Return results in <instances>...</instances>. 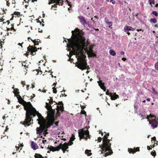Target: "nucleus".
<instances>
[{
	"instance_id": "nucleus-1",
	"label": "nucleus",
	"mask_w": 158,
	"mask_h": 158,
	"mask_svg": "<svg viewBox=\"0 0 158 158\" xmlns=\"http://www.w3.org/2000/svg\"><path fill=\"white\" fill-rule=\"evenodd\" d=\"M72 39L69 40L70 44L68 46L72 50L69 49V55H75L77 57L78 62L76 64V66L78 68L84 70L89 69V66L87 65L86 62L84 61L83 57L85 56V52L90 56H94L95 54L93 52L92 49L93 46L90 45L88 48L86 47L89 43L86 39L84 35V32L77 28L72 31Z\"/></svg>"
},
{
	"instance_id": "nucleus-2",
	"label": "nucleus",
	"mask_w": 158,
	"mask_h": 158,
	"mask_svg": "<svg viewBox=\"0 0 158 158\" xmlns=\"http://www.w3.org/2000/svg\"><path fill=\"white\" fill-rule=\"evenodd\" d=\"M18 99L20 103L23 104L24 109L26 111L27 118L25 123H27L29 121L31 120L30 117L32 114H33V116H35V114H37L38 118L37 119V121H38V123L40 125V127L37 128L36 133L37 134H39L40 136V137L42 138V136L41 135L42 133L45 135L47 134L48 133L47 128L52 125L54 121L53 114L52 112L48 113V118L47 119H45L41 114L33 107L30 102L27 103L25 102L19 95Z\"/></svg>"
},
{
	"instance_id": "nucleus-3",
	"label": "nucleus",
	"mask_w": 158,
	"mask_h": 158,
	"mask_svg": "<svg viewBox=\"0 0 158 158\" xmlns=\"http://www.w3.org/2000/svg\"><path fill=\"white\" fill-rule=\"evenodd\" d=\"M107 138V137L106 135L103 137L102 148V154L105 157L110 155L113 153L110 147L111 143H110V140Z\"/></svg>"
},
{
	"instance_id": "nucleus-4",
	"label": "nucleus",
	"mask_w": 158,
	"mask_h": 158,
	"mask_svg": "<svg viewBox=\"0 0 158 158\" xmlns=\"http://www.w3.org/2000/svg\"><path fill=\"white\" fill-rule=\"evenodd\" d=\"M141 115V117H143L142 119L145 118V117L148 119L149 122V123L151 124L152 128L154 129L158 125V118H156L154 116L150 114L149 115H146L143 116V114H140Z\"/></svg>"
},
{
	"instance_id": "nucleus-5",
	"label": "nucleus",
	"mask_w": 158,
	"mask_h": 158,
	"mask_svg": "<svg viewBox=\"0 0 158 158\" xmlns=\"http://www.w3.org/2000/svg\"><path fill=\"white\" fill-rule=\"evenodd\" d=\"M69 144L68 143H64L62 144V143L60 144L59 146H57L56 147H54L53 146H48V149L49 150L47 152L48 153H49V151H52V152H54L55 151H58L60 149H61L63 151V153H64L65 151L66 150V149L68 148Z\"/></svg>"
},
{
	"instance_id": "nucleus-6",
	"label": "nucleus",
	"mask_w": 158,
	"mask_h": 158,
	"mask_svg": "<svg viewBox=\"0 0 158 158\" xmlns=\"http://www.w3.org/2000/svg\"><path fill=\"white\" fill-rule=\"evenodd\" d=\"M89 133V131L87 129L86 130L81 129L79 130L78 134L80 139L83 138L85 139L89 138L90 137Z\"/></svg>"
},
{
	"instance_id": "nucleus-7",
	"label": "nucleus",
	"mask_w": 158,
	"mask_h": 158,
	"mask_svg": "<svg viewBox=\"0 0 158 158\" xmlns=\"http://www.w3.org/2000/svg\"><path fill=\"white\" fill-rule=\"evenodd\" d=\"M49 98H50V99H48V100L47 102H46V106H45L46 108L49 112L51 111V110H52L53 109L52 108V100L51 97H50Z\"/></svg>"
},
{
	"instance_id": "nucleus-8",
	"label": "nucleus",
	"mask_w": 158,
	"mask_h": 158,
	"mask_svg": "<svg viewBox=\"0 0 158 158\" xmlns=\"http://www.w3.org/2000/svg\"><path fill=\"white\" fill-rule=\"evenodd\" d=\"M50 1L49 2L48 4H50L53 3H55L56 4L55 5V7H56V5H62L63 0H49Z\"/></svg>"
},
{
	"instance_id": "nucleus-9",
	"label": "nucleus",
	"mask_w": 158,
	"mask_h": 158,
	"mask_svg": "<svg viewBox=\"0 0 158 158\" xmlns=\"http://www.w3.org/2000/svg\"><path fill=\"white\" fill-rule=\"evenodd\" d=\"M56 109L58 113H59L64 110L63 104L62 102H60L59 105L56 106Z\"/></svg>"
},
{
	"instance_id": "nucleus-10",
	"label": "nucleus",
	"mask_w": 158,
	"mask_h": 158,
	"mask_svg": "<svg viewBox=\"0 0 158 158\" xmlns=\"http://www.w3.org/2000/svg\"><path fill=\"white\" fill-rule=\"evenodd\" d=\"M135 30V29L134 28L128 26H125L124 28V31L127 33L128 35H129L130 34V32H129V31H134Z\"/></svg>"
},
{
	"instance_id": "nucleus-11",
	"label": "nucleus",
	"mask_w": 158,
	"mask_h": 158,
	"mask_svg": "<svg viewBox=\"0 0 158 158\" xmlns=\"http://www.w3.org/2000/svg\"><path fill=\"white\" fill-rule=\"evenodd\" d=\"M27 50L28 51L31 52V54L33 55L35 53V52L37 51V49L36 48H34L32 46H29L27 48Z\"/></svg>"
},
{
	"instance_id": "nucleus-12",
	"label": "nucleus",
	"mask_w": 158,
	"mask_h": 158,
	"mask_svg": "<svg viewBox=\"0 0 158 158\" xmlns=\"http://www.w3.org/2000/svg\"><path fill=\"white\" fill-rule=\"evenodd\" d=\"M100 78H99V81H97V83H98V85L104 91H105L106 90V88L104 86V83L102 82V81L100 80Z\"/></svg>"
},
{
	"instance_id": "nucleus-13",
	"label": "nucleus",
	"mask_w": 158,
	"mask_h": 158,
	"mask_svg": "<svg viewBox=\"0 0 158 158\" xmlns=\"http://www.w3.org/2000/svg\"><path fill=\"white\" fill-rule=\"evenodd\" d=\"M37 115V114H35V115ZM32 116L33 117V114H32V115L31 116V117H30V119H31V120L30 121H29V122H28V123H25V120H26V118H27V116H26V118H25V120L23 122H20V123H21L23 125H24L25 127H26V126H29L31 123V121H33V120H32L31 119V118L32 117ZM35 116H34V117H35Z\"/></svg>"
},
{
	"instance_id": "nucleus-14",
	"label": "nucleus",
	"mask_w": 158,
	"mask_h": 158,
	"mask_svg": "<svg viewBox=\"0 0 158 158\" xmlns=\"http://www.w3.org/2000/svg\"><path fill=\"white\" fill-rule=\"evenodd\" d=\"M79 18L80 20V22L81 24L83 25L87 24V23L85 20L84 18L82 16H80L79 17Z\"/></svg>"
},
{
	"instance_id": "nucleus-15",
	"label": "nucleus",
	"mask_w": 158,
	"mask_h": 158,
	"mask_svg": "<svg viewBox=\"0 0 158 158\" xmlns=\"http://www.w3.org/2000/svg\"><path fill=\"white\" fill-rule=\"evenodd\" d=\"M110 97L111 100H113L118 98V96L115 93H114L113 94L111 93V94H110Z\"/></svg>"
},
{
	"instance_id": "nucleus-16",
	"label": "nucleus",
	"mask_w": 158,
	"mask_h": 158,
	"mask_svg": "<svg viewBox=\"0 0 158 158\" xmlns=\"http://www.w3.org/2000/svg\"><path fill=\"white\" fill-rule=\"evenodd\" d=\"M139 148L137 147L135 149H133L130 148L128 149V151L130 153H133L137 151H139Z\"/></svg>"
},
{
	"instance_id": "nucleus-17",
	"label": "nucleus",
	"mask_w": 158,
	"mask_h": 158,
	"mask_svg": "<svg viewBox=\"0 0 158 158\" xmlns=\"http://www.w3.org/2000/svg\"><path fill=\"white\" fill-rule=\"evenodd\" d=\"M31 147L34 150H36L38 148V146L37 144L33 141L31 142Z\"/></svg>"
},
{
	"instance_id": "nucleus-18",
	"label": "nucleus",
	"mask_w": 158,
	"mask_h": 158,
	"mask_svg": "<svg viewBox=\"0 0 158 158\" xmlns=\"http://www.w3.org/2000/svg\"><path fill=\"white\" fill-rule=\"evenodd\" d=\"M74 135H72V136L70 138V140L69 143H68L69 145H71L73 144V141H74L75 139L74 137Z\"/></svg>"
},
{
	"instance_id": "nucleus-19",
	"label": "nucleus",
	"mask_w": 158,
	"mask_h": 158,
	"mask_svg": "<svg viewBox=\"0 0 158 158\" xmlns=\"http://www.w3.org/2000/svg\"><path fill=\"white\" fill-rule=\"evenodd\" d=\"M19 89L17 88L15 89H14V91H13V93L15 94V96H16V95H17V96H19V95H18V94L19 93Z\"/></svg>"
},
{
	"instance_id": "nucleus-20",
	"label": "nucleus",
	"mask_w": 158,
	"mask_h": 158,
	"mask_svg": "<svg viewBox=\"0 0 158 158\" xmlns=\"http://www.w3.org/2000/svg\"><path fill=\"white\" fill-rule=\"evenodd\" d=\"M110 54L112 56H114L116 55V52L112 50H111L109 51Z\"/></svg>"
},
{
	"instance_id": "nucleus-21",
	"label": "nucleus",
	"mask_w": 158,
	"mask_h": 158,
	"mask_svg": "<svg viewBox=\"0 0 158 158\" xmlns=\"http://www.w3.org/2000/svg\"><path fill=\"white\" fill-rule=\"evenodd\" d=\"M23 145L22 144L20 143L18 145V146H16V148H17L16 150L17 151L19 149H20V150H21L22 149V148L23 147Z\"/></svg>"
},
{
	"instance_id": "nucleus-22",
	"label": "nucleus",
	"mask_w": 158,
	"mask_h": 158,
	"mask_svg": "<svg viewBox=\"0 0 158 158\" xmlns=\"http://www.w3.org/2000/svg\"><path fill=\"white\" fill-rule=\"evenodd\" d=\"M85 154L87 155V156H90L91 154V150H86L85 152Z\"/></svg>"
},
{
	"instance_id": "nucleus-23",
	"label": "nucleus",
	"mask_w": 158,
	"mask_h": 158,
	"mask_svg": "<svg viewBox=\"0 0 158 158\" xmlns=\"http://www.w3.org/2000/svg\"><path fill=\"white\" fill-rule=\"evenodd\" d=\"M35 158H43L42 156L40 154H36L35 156Z\"/></svg>"
},
{
	"instance_id": "nucleus-24",
	"label": "nucleus",
	"mask_w": 158,
	"mask_h": 158,
	"mask_svg": "<svg viewBox=\"0 0 158 158\" xmlns=\"http://www.w3.org/2000/svg\"><path fill=\"white\" fill-rule=\"evenodd\" d=\"M150 22H152L154 23H156L157 22V20L155 18H152L151 19Z\"/></svg>"
},
{
	"instance_id": "nucleus-25",
	"label": "nucleus",
	"mask_w": 158,
	"mask_h": 158,
	"mask_svg": "<svg viewBox=\"0 0 158 158\" xmlns=\"http://www.w3.org/2000/svg\"><path fill=\"white\" fill-rule=\"evenodd\" d=\"M152 92L153 94H154L155 95H158V93L157 92V91H156L155 90V89L153 88H152Z\"/></svg>"
},
{
	"instance_id": "nucleus-26",
	"label": "nucleus",
	"mask_w": 158,
	"mask_h": 158,
	"mask_svg": "<svg viewBox=\"0 0 158 158\" xmlns=\"http://www.w3.org/2000/svg\"><path fill=\"white\" fill-rule=\"evenodd\" d=\"M31 41H32L33 43H34V45H39V44L38 43V41H36L35 40H32L31 39Z\"/></svg>"
},
{
	"instance_id": "nucleus-27",
	"label": "nucleus",
	"mask_w": 158,
	"mask_h": 158,
	"mask_svg": "<svg viewBox=\"0 0 158 158\" xmlns=\"http://www.w3.org/2000/svg\"><path fill=\"white\" fill-rule=\"evenodd\" d=\"M149 2L150 5H151L152 4H154L155 3L154 0H149Z\"/></svg>"
},
{
	"instance_id": "nucleus-28",
	"label": "nucleus",
	"mask_w": 158,
	"mask_h": 158,
	"mask_svg": "<svg viewBox=\"0 0 158 158\" xmlns=\"http://www.w3.org/2000/svg\"><path fill=\"white\" fill-rule=\"evenodd\" d=\"M155 69L158 71V61H157L155 65Z\"/></svg>"
},
{
	"instance_id": "nucleus-29",
	"label": "nucleus",
	"mask_w": 158,
	"mask_h": 158,
	"mask_svg": "<svg viewBox=\"0 0 158 158\" xmlns=\"http://www.w3.org/2000/svg\"><path fill=\"white\" fill-rule=\"evenodd\" d=\"M152 13L153 15H154L156 16H158V13L156 11H153L152 12Z\"/></svg>"
},
{
	"instance_id": "nucleus-30",
	"label": "nucleus",
	"mask_w": 158,
	"mask_h": 158,
	"mask_svg": "<svg viewBox=\"0 0 158 158\" xmlns=\"http://www.w3.org/2000/svg\"><path fill=\"white\" fill-rule=\"evenodd\" d=\"M107 24L109 26V27H110V26H112V23L111 22H109Z\"/></svg>"
},
{
	"instance_id": "nucleus-31",
	"label": "nucleus",
	"mask_w": 158,
	"mask_h": 158,
	"mask_svg": "<svg viewBox=\"0 0 158 158\" xmlns=\"http://www.w3.org/2000/svg\"><path fill=\"white\" fill-rule=\"evenodd\" d=\"M151 155L152 156H155L156 155L155 152H151Z\"/></svg>"
},
{
	"instance_id": "nucleus-32",
	"label": "nucleus",
	"mask_w": 158,
	"mask_h": 158,
	"mask_svg": "<svg viewBox=\"0 0 158 158\" xmlns=\"http://www.w3.org/2000/svg\"><path fill=\"white\" fill-rule=\"evenodd\" d=\"M102 139V138H101L100 137H99L97 139L95 140V141L98 140V142H100L101 141Z\"/></svg>"
},
{
	"instance_id": "nucleus-33",
	"label": "nucleus",
	"mask_w": 158,
	"mask_h": 158,
	"mask_svg": "<svg viewBox=\"0 0 158 158\" xmlns=\"http://www.w3.org/2000/svg\"><path fill=\"white\" fill-rule=\"evenodd\" d=\"M53 93L55 94L57 92V90H56V89L54 87H53Z\"/></svg>"
},
{
	"instance_id": "nucleus-34",
	"label": "nucleus",
	"mask_w": 158,
	"mask_h": 158,
	"mask_svg": "<svg viewBox=\"0 0 158 158\" xmlns=\"http://www.w3.org/2000/svg\"><path fill=\"white\" fill-rule=\"evenodd\" d=\"M105 21L107 24L109 22L108 19L106 18L105 19Z\"/></svg>"
},
{
	"instance_id": "nucleus-35",
	"label": "nucleus",
	"mask_w": 158,
	"mask_h": 158,
	"mask_svg": "<svg viewBox=\"0 0 158 158\" xmlns=\"http://www.w3.org/2000/svg\"><path fill=\"white\" fill-rule=\"evenodd\" d=\"M106 94L107 95H109L110 96V94H111V93H110L108 91H107L106 92Z\"/></svg>"
},
{
	"instance_id": "nucleus-36",
	"label": "nucleus",
	"mask_w": 158,
	"mask_h": 158,
	"mask_svg": "<svg viewBox=\"0 0 158 158\" xmlns=\"http://www.w3.org/2000/svg\"><path fill=\"white\" fill-rule=\"evenodd\" d=\"M152 141H156V138L155 137H154L152 138Z\"/></svg>"
},
{
	"instance_id": "nucleus-37",
	"label": "nucleus",
	"mask_w": 158,
	"mask_h": 158,
	"mask_svg": "<svg viewBox=\"0 0 158 158\" xmlns=\"http://www.w3.org/2000/svg\"><path fill=\"white\" fill-rule=\"evenodd\" d=\"M110 2H111L113 4H114L115 3V1H113V0H110Z\"/></svg>"
},
{
	"instance_id": "nucleus-38",
	"label": "nucleus",
	"mask_w": 158,
	"mask_h": 158,
	"mask_svg": "<svg viewBox=\"0 0 158 158\" xmlns=\"http://www.w3.org/2000/svg\"><path fill=\"white\" fill-rule=\"evenodd\" d=\"M81 113L82 114H86V112L84 110H82L81 111Z\"/></svg>"
},
{
	"instance_id": "nucleus-39",
	"label": "nucleus",
	"mask_w": 158,
	"mask_h": 158,
	"mask_svg": "<svg viewBox=\"0 0 158 158\" xmlns=\"http://www.w3.org/2000/svg\"><path fill=\"white\" fill-rule=\"evenodd\" d=\"M81 108L82 109H84L85 108V106H82V105H81Z\"/></svg>"
},
{
	"instance_id": "nucleus-40",
	"label": "nucleus",
	"mask_w": 158,
	"mask_h": 158,
	"mask_svg": "<svg viewBox=\"0 0 158 158\" xmlns=\"http://www.w3.org/2000/svg\"><path fill=\"white\" fill-rule=\"evenodd\" d=\"M122 59L123 61H125L127 60V59L126 58L123 57Z\"/></svg>"
},
{
	"instance_id": "nucleus-41",
	"label": "nucleus",
	"mask_w": 158,
	"mask_h": 158,
	"mask_svg": "<svg viewBox=\"0 0 158 158\" xmlns=\"http://www.w3.org/2000/svg\"><path fill=\"white\" fill-rule=\"evenodd\" d=\"M120 53L122 55H124V52L123 51H122Z\"/></svg>"
},
{
	"instance_id": "nucleus-42",
	"label": "nucleus",
	"mask_w": 158,
	"mask_h": 158,
	"mask_svg": "<svg viewBox=\"0 0 158 158\" xmlns=\"http://www.w3.org/2000/svg\"><path fill=\"white\" fill-rule=\"evenodd\" d=\"M22 84L23 85H25V81H22Z\"/></svg>"
},
{
	"instance_id": "nucleus-43",
	"label": "nucleus",
	"mask_w": 158,
	"mask_h": 158,
	"mask_svg": "<svg viewBox=\"0 0 158 158\" xmlns=\"http://www.w3.org/2000/svg\"><path fill=\"white\" fill-rule=\"evenodd\" d=\"M42 141V142L43 143H44L45 142H46V140H43Z\"/></svg>"
},
{
	"instance_id": "nucleus-44",
	"label": "nucleus",
	"mask_w": 158,
	"mask_h": 158,
	"mask_svg": "<svg viewBox=\"0 0 158 158\" xmlns=\"http://www.w3.org/2000/svg\"><path fill=\"white\" fill-rule=\"evenodd\" d=\"M146 100H147V101L149 102L150 101V98H147L146 99Z\"/></svg>"
},
{
	"instance_id": "nucleus-45",
	"label": "nucleus",
	"mask_w": 158,
	"mask_h": 158,
	"mask_svg": "<svg viewBox=\"0 0 158 158\" xmlns=\"http://www.w3.org/2000/svg\"><path fill=\"white\" fill-rule=\"evenodd\" d=\"M147 148H148V150H150L151 149L150 147H149V146H148Z\"/></svg>"
},
{
	"instance_id": "nucleus-46",
	"label": "nucleus",
	"mask_w": 158,
	"mask_h": 158,
	"mask_svg": "<svg viewBox=\"0 0 158 158\" xmlns=\"http://www.w3.org/2000/svg\"><path fill=\"white\" fill-rule=\"evenodd\" d=\"M29 85H27V90H28V89H29Z\"/></svg>"
},
{
	"instance_id": "nucleus-47",
	"label": "nucleus",
	"mask_w": 158,
	"mask_h": 158,
	"mask_svg": "<svg viewBox=\"0 0 158 158\" xmlns=\"http://www.w3.org/2000/svg\"><path fill=\"white\" fill-rule=\"evenodd\" d=\"M56 85V83H53L52 85H54V86H55V85Z\"/></svg>"
},
{
	"instance_id": "nucleus-48",
	"label": "nucleus",
	"mask_w": 158,
	"mask_h": 158,
	"mask_svg": "<svg viewBox=\"0 0 158 158\" xmlns=\"http://www.w3.org/2000/svg\"><path fill=\"white\" fill-rule=\"evenodd\" d=\"M155 7H158V4H156V5H155Z\"/></svg>"
},
{
	"instance_id": "nucleus-49",
	"label": "nucleus",
	"mask_w": 158,
	"mask_h": 158,
	"mask_svg": "<svg viewBox=\"0 0 158 158\" xmlns=\"http://www.w3.org/2000/svg\"><path fill=\"white\" fill-rule=\"evenodd\" d=\"M36 72H37V74H36V75H38V73H39V72H38V71L37 70H36Z\"/></svg>"
},
{
	"instance_id": "nucleus-50",
	"label": "nucleus",
	"mask_w": 158,
	"mask_h": 158,
	"mask_svg": "<svg viewBox=\"0 0 158 158\" xmlns=\"http://www.w3.org/2000/svg\"><path fill=\"white\" fill-rule=\"evenodd\" d=\"M18 45H20V46H21V47H22V46L21 44H20V43H19L18 44Z\"/></svg>"
},
{
	"instance_id": "nucleus-51",
	"label": "nucleus",
	"mask_w": 158,
	"mask_h": 158,
	"mask_svg": "<svg viewBox=\"0 0 158 158\" xmlns=\"http://www.w3.org/2000/svg\"><path fill=\"white\" fill-rule=\"evenodd\" d=\"M43 17L44 18V16H45V14H43Z\"/></svg>"
},
{
	"instance_id": "nucleus-52",
	"label": "nucleus",
	"mask_w": 158,
	"mask_h": 158,
	"mask_svg": "<svg viewBox=\"0 0 158 158\" xmlns=\"http://www.w3.org/2000/svg\"><path fill=\"white\" fill-rule=\"evenodd\" d=\"M39 32H42V30H41L40 31V29H39Z\"/></svg>"
},
{
	"instance_id": "nucleus-53",
	"label": "nucleus",
	"mask_w": 158,
	"mask_h": 158,
	"mask_svg": "<svg viewBox=\"0 0 158 158\" xmlns=\"http://www.w3.org/2000/svg\"><path fill=\"white\" fill-rule=\"evenodd\" d=\"M12 89H13L14 90V89H15V88H14V85H13V86L12 87Z\"/></svg>"
},
{
	"instance_id": "nucleus-54",
	"label": "nucleus",
	"mask_w": 158,
	"mask_h": 158,
	"mask_svg": "<svg viewBox=\"0 0 158 158\" xmlns=\"http://www.w3.org/2000/svg\"><path fill=\"white\" fill-rule=\"evenodd\" d=\"M155 27H158V25H155Z\"/></svg>"
},
{
	"instance_id": "nucleus-55",
	"label": "nucleus",
	"mask_w": 158,
	"mask_h": 158,
	"mask_svg": "<svg viewBox=\"0 0 158 158\" xmlns=\"http://www.w3.org/2000/svg\"><path fill=\"white\" fill-rule=\"evenodd\" d=\"M58 122H56V125H58Z\"/></svg>"
},
{
	"instance_id": "nucleus-56",
	"label": "nucleus",
	"mask_w": 158,
	"mask_h": 158,
	"mask_svg": "<svg viewBox=\"0 0 158 158\" xmlns=\"http://www.w3.org/2000/svg\"><path fill=\"white\" fill-rule=\"evenodd\" d=\"M89 73V71H88L86 72V73H87V74H88Z\"/></svg>"
},
{
	"instance_id": "nucleus-57",
	"label": "nucleus",
	"mask_w": 158,
	"mask_h": 158,
	"mask_svg": "<svg viewBox=\"0 0 158 158\" xmlns=\"http://www.w3.org/2000/svg\"><path fill=\"white\" fill-rule=\"evenodd\" d=\"M32 88H34L35 87L33 85H32Z\"/></svg>"
},
{
	"instance_id": "nucleus-58",
	"label": "nucleus",
	"mask_w": 158,
	"mask_h": 158,
	"mask_svg": "<svg viewBox=\"0 0 158 158\" xmlns=\"http://www.w3.org/2000/svg\"><path fill=\"white\" fill-rule=\"evenodd\" d=\"M142 102H146V100H144L143 101H142Z\"/></svg>"
},
{
	"instance_id": "nucleus-59",
	"label": "nucleus",
	"mask_w": 158,
	"mask_h": 158,
	"mask_svg": "<svg viewBox=\"0 0 158 158\" xmlns=\"http://www.w3.org/2000/svg\"><path fill=\"white\" fill-rule=\"evenodd\" d=\"M10 101L9 100H8V104H10Z\"/></svg>"
},
{
	"instance_id": "nucleus-60",
	"label": "nucleus",
	"mask_w": 158,
	"mask_h": 158,
	"mask_svg": "<svg viewBox=\"0 0 158 158\" xmlns=\"http://www.w3.org/2000/svg\"><path fill=\"white\" fill-rule=\"evenodd\" d=\"M140 30H141V29H140V30L138 29V30H137V31H139Z\"/></svg>"
},
{
	"instance_id": "nucleus-61",
	"label": "nucleus",
	"mask_w": 158,
	"mask_h": 158,
	"mask_svg": "<svg viewBox=\"0 0 158 158\" xmlns=\"http://www.w3.org/2000/svg\"><path fill=\"white\" fill-rule=\"evenodd\" d=\"M2 118L3 119H4L5 118V116L3 117Z\"/></svg>"
},
{
	"instance_id": "nucleus-62",
	"label": "nucleus",
	"mask_w": 158,
	"mask_h": 158,
	"mask_svg": "<svg viewBox=\"0 0 158 158\" xmlns=\"http://www.w3.org/2000/svg\"><path fill=\"white\" fill-rule=\"evenodd\" d=\"M16 152H13V153H12L13 154V155H14V154H15V153Z\"/></svg>"
},
{
	"instance_id": "nucleus-63",
	"label": "nucleus",
	"mask_w": 158,
	"mask_h": 158,
	"mask_svg": "<svg viewBox=\"0 0 158 158\" xmlns=\"http://www.w3.org/2000/svg\"><path fill=\"white\" fill-rule=\"evenodd\" d=\"M134 106L135 109V108H136V107H135V105H134Z\"/></svg>"
},
{
	"instance_id": "nucleus-64",
	"label": "nucleus",
	"mask_w": 158,
	"mask_h": 158,
	"mask_svg": "<svg viewBox=\"0 0 158 158\" xmlns=\"http://www.w3.org/2000/svg\"><path fill=\"white\" fill-rule=\"evenodd\" d=\"M107 136H109V133H108V134H107Z\"/></svg>"
}]
</instances>
